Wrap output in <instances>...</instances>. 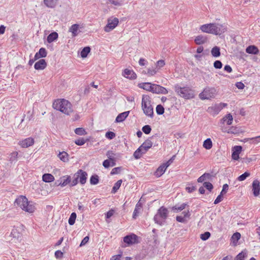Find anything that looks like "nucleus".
<instances>
[{"label":"nucleus","instance_id":"nucleus-33","mask_svg":"<svg viewBox=\"0 0 260 260\" xmlns=\"http://www.w3.org/2000/svg\"><path fill=\"white\" fill-rule=\"evenodd\" d=\"M207 41V38L206 37L203 36L202 35H199L197 36L195 39L194 42L198 45H201L205 43Z\"/></svg>","mask_w":260,"mask_h":260},{"label":"nucleus","instance_id":"nucleus-4","mask_svg":"<svg viewBox=\"0 0 260 260\" xmlns=\"http://www.w3.org/2000/svg\"><path fill=\"white\" fill-rule=\"evenodd\" d=\"M169 211L164 206L160 207L153 217L155 223L162 226L166 223V220L169 216Z\"/></svg>","mask_w":260,"mask_h":260},{"label":"nucleus","instance_id":"nucleus-11","mask_svg":"<svg viewBox=\"0 0 260 260\" xmlns=\"http://www.w3.org/2000/svg\"><path fill=\"white\" fill-rule=\"evenodd\" d=\"M119 23L118 19L117 18H111L108 19V23L104 28L106 32H110L115 28Z\"/></svg>","mask_w":260,"mask_h":260},{"label":"nucleus","instance_id":"nucleus-24","mask_svg":"<svg viewBox=\"0 0 260 260\" xmlns=\"http://www.w3.org/2000/svg\"><path fill=\"white\" fill-rule=\"evenodd\" d=\"M129 113V111H125V112H122L121 113H120L116 117V119H115V122H121L123 121L127 117Z\"/></svg>","mask_w":260,"mask_h":260},{"label":"nucleus","instance_id":"nucleus-18","mask_svg":"<svg viewBox=\"0 0 260 260\" xmlns=\"http://www.w3.org/2000/svg\"><path fill=\"white\" fill-rule=\"evenodd\" d=\"M252 191L253 195L257 197L259 194L260 184L259 182L257 180H255L252 183Z\"/></svg>","mask_w":260,"mask_h":260},{"label":"nucleus","instance_id":"nucleus-41","mask_svg":"<svg viewBox=\"0 0 260 260\" xmlns=\"http://www.w3.org/2000/svg\"><path fill=\"white\" fill-rule=\"evenodd\" d=\"M121 183H122V180H119L118 181H117L114 185L113 188H112V193H115L118 189L119 188H120L121 185Z\"/></svg>","mask_w":260,"mask_h":260},{"label":"nucleus","instance_id":"nucleus-15","mask_svg":"<svg viewBox=\"0 0 260 260\" xmlns=\"http://www.w3.org/2000/svg\"><path fill=\"white\" fill-rule=\"evenodd\" d=\"M153 143L151 140V138L147 139L139 147L142 150L143 152L145 153L152 146Z\"/></svg>","mask_w":260,"mask_h":260},{"label":"nucleus","instance_id":"nucleus-58","mask_svg":"<svg viewBox=\"0 0 260 260\" xmlns=\"http://www.w3.org/2000/svg\"><path fill=\"white\" fill-rule=\"evenodd\" d=\"M157 72V71L156 70V69L149 68V69H147V74L149 76H153L156 74Z\"/></svg>","mask_w":260,"mask_h":260},{"label":"nucleus","instance_id":"nucleus-53","mask_svg":"<svg viewBox=\"0 0 260 260\" xmlns=\"http://www.w3.org/2000/svg\"><path fill=\"white\" fill-rule=\"evenodd\" d=\"M211 236L210 232H206L204 234L201 235V239L203 241H206Z\"/></svg>","mask_w":260,"mask_h":260},{"label":"nucleus","instance_id":"nucleus-30","mask_svg":"<svg viewBox=\"0 0 260 260\" xmlns=\"http://www.w3.org/2000/svg\"><path fill=\"white\" fill-rule=\"evenodd\" d=\"M42 180L45 182H51L54 180V176L51 174H45L42 176Z\"/></svg>","mask_w":260,"mask_h":260},{"label":"nucleus","instance_id":"nucleus-42","mask_svg":"<svg viewBox=\"0 0 260 260\" xmlns=\"http://www.w3.org/2000/svg\"><path fill=\"white\" fill-rule=\"evenodd\" d=\"M99 182V176L96 175H92L90 178V183L92 185H96Z\"/></svg>","mask_w":260,"mask_h":260},{"label":"nucleus","instance_id":"nucleus-37","mask_svg":"<svg viewBox=\"0 0 260 260\" xmlns=\"http://www.w3.org/2000/svg\"><path fill=\"white\" fill-rule=\"evenodd\" d=\"M203 146L206 149L209 150L212 147V142L210 138L205 140L203 144Z\"/></svg>","mask_w":260,"mask_h":260},{"label":"nucleus","instance_id":"nucleus-44","mask_svg":"<svg viewBox=\"0 0 260 260\" xmlns=\"http://www.w3.org/2000/svg\"><path fill=\"white\" fill-rule=\"evenodd\" d=\"M76 217H77V215H76V213H75V212H73L71 214V215L69 217V221H68L69 224L70 225H72L75 223Z\"/></svg>","mask_w":260,"mask_h":260},{"label":"nucleus","instance_id":"nucleus-61","mask_svg":"<svg viewBox=\"0 0 260 260\" xmlns=\"http://www.w3.org/2000/svg\"><path fill=\"white\" fill-rule=\"evenodd\" d=\"M176 220L179 222L185 223L186 222V218L182 216H177Z\"/></svg>","mask_w":260,"mask_h":260},{"label":"nucleus","instance_id":"nucleus-38","mask_svg":"<svg viewBox=\"0 0 260 260\" xmlns=\"http://www.w3.org/2000/svg\"><path fill=\"white\" fill-rule=\"evenodd\" d=\"M145 154L144 152H143V151L142 149H140V147H139L134 153V157L135 159H138L141 158L142 154Z\"/></svg>","mask_w":260,"mask_h":260},{"label":"nucleus","instance_id":"nucleus-34","mask_svg":"<svg viewBox=\"0 0 260 260\" xmlns=\"http://www.w3.org/2000/svg\"><path fill=\"white\" fill-rule=\"evenodd\" d=\"M57 0H44V3L48 8H54L56 5Z\"/></svg>","mask_w":260,"mask_h":260},{"label":"nucleus","instance_id":"nucleus-56","mask_svg":"<svg viewBox=\"0 0 260 260\" xmlns=\"http://www.w3.org/2000/svg\"><path fill=\"white\" fill-rule=\"evenodd\" d=\"M156 68L158 69H160V68H161L165 65V61L164 60H162V59L159 60L156 62Z\"/></svg>","mask_w":260,"mask_h":260},{"label":"nucleus","instance_id":"nucleus-54","mask_svg":"<svg viewBox=\"0 0 260 260\" xmlns=\"http://www.w3.org/2000/svg\"><path fill=\"white\" fill-rule=\"evenodd\" d=\"M18 156L17 152H13L10 154V161L11 162L15 161L17 160Z\"/></svg>","mask_w":260,"mask_h":260},{"label":"nucleus","instance_id":"nucleus-49","mask_svg":"<svg viewBox=\"0 0 260 260\" xmlns=\"http://www.w3.org/2000/svg\"><path fill=\"white\" fill-rule=\"evenodd\" d=\"M165 111L164 108L161 105H158L156 106V112L158 115H162Z\"/></svg>","mask_w":260,"mask_h":260},{"label":"nucleus","instance_id":"nucleus-45","mask_svg":"<svg viewBox=\"0 0 260 260\" xmlns=\"http://www.w3.org/2000/svg\"><path fill=\"white\" fill-rule=\"evenodd\" d=\"M241 132L240 129L238 127L232 126L229 128V134H238Z\"/></svg>","mask_w":260,"mask_h":260},{"label":"nucleus","instance_id":"nucleus-36","mask_svg":"<svg viewBox=\"0 0 260 260\" xmlns=\"http://www.w3.org/2000/svg\"><path fill=\"white\" fill-rule=\"evenodd\" d=\"M58 157L61 160H62L63 162H67L69 160V155L65 151L59 152V153L58 155Z\"/></svg>","mask_w":260,"mask_h":260},{"label":"nucleus","instance_id":"nucleus-9","mask_svg":"<svg viewBox=\"0 0 260 260\" xmlns=\"http://www.w3.org/2000/svg\"><path fill=\"white\" fill-rule=\"evenodd\" d=\"M216 94V90L213 87H206L200 93L199 97L201 100H208L213 98Z\"/></svg>","mask_w":260,"mask_h":260},{"label":"nucleus","instance_id":"nucleus-60","mask_svg":"<svg viewBox=\"0 0 260 260\" xmlns=\"http://www.w3.org/2000/svg\"><path fill=\"white\" fill-rule=\"evenodd\" d=\"M85 140L83 138H80L78 140H76L75 141V143L77 145L82 146L85 143Z\"/></svg>","mask_w":260,"mask_h":260},{"label":"nucleus","instance_id":"nucleus-55","mask_svg":"<svg viewBox=\"0 0 260 260\" xmlns=\"http://www.w3.org/2000/svg\"><path fill=\"white\" fill-rule=\"evenodd\" d=\"M115 134L112 132H108L106 133L105 137L106 138L112 140L115 137Z\"/></svg>","mask_w":260,"mask_h":260},{"label":"nucleus","instance_id":"nucleus-35","mask_svg":"<svg viewBox=\"0 0 260 260\" xmlns=\"http://www.w3.org/2000/svg\"><path fill=\"white\" fill-rule=\"evenodd\" d=\"M211 53L213 57H218L220 55V48L217 46L214 47L211 50Z\"/></svg>","mask_w":260,"mask_h":260},{"label":"nucleus","instance_id":"nucleus-25","mask_svg":"<svg viewBox=\"0 0 260 260\" xmlns=\"http://www.w3.org/2000/svg\"><path fill=\"white\" fill-rule=\"evenodd\" d=\"M228 189V184H225L223 186V188L222 191H221L220 194H219L216 199L215 200L214 204H217L220 203L222 200V194L223 193H225L226 190Z\"/></svg>","mask_w":260,"mask_h":260},{"label":"nucleus","instance_id":"nucleus-10","mask_svg":"<svg viewBox=\"0 0 260 260\" xmlns=\"http://www.w3.org/2000/svg\"><path fill=\"white\" fill-rule=\"evenodd\" d=\"M71 177L70 175H64L61 177L59 180H57L55 182V184L57 186H60L62 187H65L68 185H69L70 186H71Z\"/></svg>","mask_w":260,"mask_h":260},{"label":"nucleus","instance_id":"nucleus-20","mask_svg":"<svg viewBox=\"0 0 260 260\" xmlns=\"http://www.w3.org/2000/svg\"><path fill=\"white\" fill-rule=\"evenodd\" d=\"M69 32L72 33V37H75L80 32L79 30V25L78 24H74L71 25L69 28Z\"/></svg>","mask_w":260,"mask_h":260},{"label":"nucleus","instance_id":"nucleus-23","mask_svg":"<svg viewBox=\"0 0 260 260\" xmlns=\"http://www.w3.org/2000/svg\"><path fill=\"white\" fill-rule=\"evenodd\" d=\"M167 168V166L164 163L157 169L154 173L155 175L157 177L161 176L165 172Z\"/></svg>","mask_w":260,"mask_h":260},{"label":"nucleus","instance_id":"nucleus-7","mask_svg":"<svg viewBox=\"0 0 260 260\" xmlns=\"http://www.w3.org/2000/svg\"><path fill=\"white\" fill-rule=\"evenodd\" d=\"M75 178L72 180L71 186H74L78 183V180L81 184H84L86 182L87 173L82 170H79L75 174Z\"/></svg>","mask_w":260,"mask_h":260},{"label":"nucleus","instance_id":"nucleus-26","mask_svg":"<svg viewBox=\"0 0 260 260\" xmlns=\"http://www.w3.org/2000/svg\"><path fill=\"white\" fill-rule=\"evenodd\" d=\"M47 51L44 48L40 49L39 52H37L35 55V60L38 59L40 58L45 57L47 56Z\"/></svg>","mask_w":260,"mask_h":260},{"label":"nucleus","instance_id":"nucleus-13","mask_svg":"<svg viewBox=\"0 0 260 260\" xmlns=\"http://www.w3.org/2000/svg\"><path fill=\"white\" fill-rule=\"evenodd\" d=\"M242 150V147L241 146H235L232 148V158L234 160H237L239 158V154Z\"/></svg>","mask_w":260,"mask_h":260},{"label":"nucleus","instance_id":"nucleus-3","mask_svg":"<svg viewBox=\"0 0 260 260\" xmlns=\"http://www.w3.org/2000/svg\"><path fill=\"white\" fill-rule=\"evenodd\" d=\"M139 87L153 93L166 94L168 93V90L165 87L150 82L140 83Z\"/></svg>","mask_w":260,"mask_h":260},{"label":"nucleus","instance_id":"nucleus-28","mask_svg":"<svg viewBox=\"0 0 260 260\" xmlns=\"http://www.w3.org/2000/svg\"><path fill=\"white\" fill-rule=\"evenodd\" d=\"M246 52L249 54H257L258 53L259 50L255 46L250 45L247 47Z\"/></svg>","mask_w":260,"mask_h":260},{"label":"nucleus","instance_id":"nucleus-6","mask_svg":"<svg viewBox=\"0 0 260 260\" xmlns=\"http://www.w3.org/2000/svg\"><path fill=\"white\" fill-rule=\"evenodd\" d=\"M142 108L144 113L148 116L152 117L153 115V109L151 105L150 97L144 95L142 99Z\"/></svg>","mask_w":260,"mask_h":260},{"label":"nucleus","instance_id":"nucleus-16","mask_svg":"<svg viewBox=\"0 0 260 260\" xmlns=\"http://www.w3.org/2000/svg\"><path fill=\"white\" fill-rule=\"evenodd\" d=\"M19 145L23 148H27L34 144V139L31 137L20 141Z\"/></svg>","mask_w":260,"mask_h":260},{"label":"nucleus","instance_id":"nucleus-22","mask_svg":"<svg viewBox=\"0 0 260 260\" xmlns=\"http://www.w3.org/2000/svg\"><path fill=\"white\" fill-rule=\"evenodd\" d=\"M47 66V63L45 59H41L38 61L36 62L34 66V68L37 70H43Z\"/></svg>","mask_w":260,"mask_h":260},{"label":"nucleus","instance_id":"nucleus-5","mask_svg":"<svg viewBox=\"0 0 260 260\" xmlns=\"http://www.w3.org/2000/svg\"><path fill=\"white\" fill-rule=\"evenodd\" d=\"M175 90L178 95L185 99H190L194 97V91L189 87H181L179 85H175Z\"/></svg>","mask_w":260,"mask_h":260},{"label":"nucleus","instance_id":"nucleus-19","mask_svg":"<svg viewBox=\"0 0 260 260\" xmlns=\"http://www.w3.org/2000/svg\"><path fill=\"white\" fill-rule=\"evenodd\" d=\"M122 75L124 77L130 79H135L137 78V75L133 71L127 69L124 70Z\"/></svg>","mask_w":260,"mask_h":260},{"label":"nucleus","instance_id":"nucleus-59","mask_svg":"<svg viewBox=\"0 0 260 260\" xmlns=\"http://www.w3.org/2000/svg\"><path fill=\"white\" fill-rule=\"evenodd\" d=\"M213 66L216 69H221L222 67V63L220 60H216L213 63Z\"/></svg>","mask_w":260,"mask_h":260},{"label":"nucleus","instance_id":"nucleus-12","mask_svg":"<svg viewBox=\"0 0 260 260\" xmlns=\"http://www.w3.org/2000/svg\"><path fill=\"white\" fill-rule=\"evenodd\" d=\"M138 238L136 235L131 234L123 238V242L128 245H132L138 243Z\"/></svg>","mask_w":260,"mask_h":260},{"label":"nucleus","instance_id":"nucleus-8","mask_svg":"<svg viewBox=\"0 0 260 260\" xmlns=\"http://www.w3.org/2000/svg\"><path fill=\"white\" fill-rule=\"evenodd\" d=\"M200 29L204 32L217 35L219 33L220 27L215 23H209L201 26Z\"/></svg>","mask_w":260,"mask_h":260},{"label":"nucleus","instance_id":"nucleus-40","mask_svg":"<svg viewBox=\"0 0 260 260\" xmlns=\"http://www.w3.org/2000/svg\"><path fill=\"white\" fill-rule=\"evenodd\" d=\"M236 115V111L235 110H233L231 113H229V125L232 124L234 118H235L236 121H237V120L236 119V117L235 116Z\"/></svg>","mask_w":260,"mask_h":260},{"label":"nucleus","instance_id":"nucleus-1","mask_svg":"<svg viewBox=\"0 0 260 260\" xmlns=\"http://www.w3.org/2000/svg\"><path fill=\"white\" fill-rule=\"evenodd\" d=\"M53 107L54 109L60 111L68 115L71 114L73 111L72 104L65 99L55 100L53 103Z\"/></svg>","mask_w":260,"mask_h":260},{"label":"nucleus","instance_id":"nucleus-47","mask_svg":"<svg viewBox=\"0 0 260 260\" xmlns=\"http://www.w3.org/2000/svg\"><path fill=\"white\" fill-rule=\"evenodd\" d=\"M20 233L18 232V230L14 227L12 229V232L11 233V235L13 238H18L20 237Z\"/></svg>","mask_w":260,"mask_h":260},{"label":"nucleus","instance_id":"nucleus-32","mask_svg":"<svg viewBox=\"0 0 260 260\" xmlns=\"http://www.w3.org/2000/svg\"><path fill=\"white\" fill-rule=\"evenodd\" d=\"M187 203H183L181 205H176L172 207V210L175 212L181 211L185 209L186 207L187 206Z\"/></svg>","mask_w":260,"mask_h":260},{"label":"nucleus","instance_id":"nucleus-14","mask_svg":"<svg viewBox=\"0 0 260 260\" xmlns=\"http://www.w3.org/2000/svg\"><path fill=\"white\" fill-rule=\"evenodd\" d=\"M106 155L109 159L111 161V166L113 167L115 165V161L117 158L119 154H116L113 151L109 150L106 153Z\"/></svg>","mask_w":260,"mask_h":260},{"label":"nucleus","instance_id":"nucleus-46","mask_svg":"<svg viewBox=\"0 0 260 260\" xmlns=\"http://www.w3.org/2000/svg\"><path fill=\"white\" fill-rule=\"evenodd\" d=\"M76 134L80 136H83L86 134L85 130L82 127L77 128L75 129Z\"/></svg>","mask_w":260,"mask_h":260},{"label":"nucleus","instance_id":"nucleus-29","mask_svg":"<svg viewBox=\"0 0 260 260\" xmlns=\"http://www.w3.org/2000/svg\"><path fill=\"white\" fill-rule=\"evenodd\" d=\"M142 208V204L140 202H138L135 207V210L134 211L133 214V217L134 219H136L137 217L138 216L139 213L140 212Z\"/></svg>","mask_w":260,"mask_h":260},{"label":"nucleus","instance_id":"nucleus-51","mask_svg":"<svg viewBox=\"0 0 260 260\" xmlns=\"http://www.w3.org/2000/svg\"><path fill=\"white\" fill-rule=\"evenodd\" d=\"M250 173L248 172H245L244 174H242L240 176L238 177V180L240 181H244L246 179V178L250 176Z\"/></svg>","mask_w":260,"mask_h":260},{"label":"nucleus","instance_id":"nucleus-31","mask_svg":"<svg viewBox=\"0 0 260 260\" xmlns=\"http://www.w3.org/2000/svg\"><path fill=\"white\" fill-rule=\"evenodd\" d=\"M58 35L56 32H53L50 34L47 37V42L49 43H51L57 40L58 38Z\"/></svg>","mask_w":260,"mask_h":260},{"label":"nucleus","instance_id":"nucleus-52","mask_svg":"<svg viewBox=\"0 0 260 260\" xmlns=\"http://www.w3.org/2000/svg\"><path fill=\"white\" fill-rule=\"evenodd\" d=\"M142 131L145 134H149L151 131V128L150 125H144L142 129Z\"/></svg>","mask_w":260,"mask_h":260},{"label":"nucleus","instance_id":"nucleus-21","mask_svg":"<svg viewBox=\"0 0 260 260\" xmlns=\"http://www.w3.org/2000/svg\"><path fill=\"white\" fill-rule=\"evenodd\" d=\"M222 107L221 105H215L214 106L210 107L208 108V112L213 115H217L221 110Z\"/></svg>","mask_w":260,"mask_h":260},{"label":"nucleus","instance_id":"nucleus-62","mask_svg":"<svg viewBox=\"0 0 260 260\" xmlns=\"http://www.w3.org/2000/svg\"><path fill=\"white\" fill-rule=\"evenodd\" d=\"M63 252L60 250H57L55 252V256L58 258H61L63 257Z\"/></svg>","mask_w":260,"mask_h":260},{"label":"nucleus","instance_id":"nucleus-50","mask_svg":"<svg viewBox=\"0 0 260 260\" xmlns=\"http://www.w3.org/2000/svg\"><path fill=\"white\" fill-rule=\"evenodd\" d=\"M246 253L242 251L241 253H239L236 258H235V260H244V258L246 256Z\"/></svg>","mask_w":260,"mask_h":260},{"label":"nucleus","instance_id":"nucleus-17","mask_svg":"<svg viewBox=\"0 0 260 260\" xmlns=\"http://www.w3.org/2000/svg\"><path fill=\"white\" fill-rule=\"evenodd\" d=\"M241 238V234L239 232L235 233L231 238L230 245L231 246L236 247L238 244V241Z\"/></svg>","mask_w":260,"mask_h":260},{"label":"nucleus","instance_id":"nucleus-57","mask_svg":"<svg viewBox=\"0 0 260 260\" xmlns=\"http://www.w3.org/2000/svg\"><path fill=\"white\" fill-rule=\"evenodd\" d=\"M203 186L204 187V188L205 187L207 189H208L209 191H211V190L213 188L212 184L208 182H205L203 183Z\"/></svg>","mask_w":260,"mask_h":260},{"label":"nucleus","instance_id":"nucleus-43","mask_svg":"<svg viewBox=\"0 0 260 260\" xmlns=\"http://www.w3.org/2000/svg\"><path fill=\"white\" fill-rule=\"evenodd\" d=\"M109 3L116 7L121 6L123 5V0H108Z\"/></svg>","mask_w":260,"mask_h":260},{"label":"nucleus","instance_id":"nucleus-64","mask_svg":"<svg viewBox=\"0 0 260 260\" xmlns=\"http://www.w3.org/2000/svg\"><path fill=\"white\" fill-rule=\"evenodd\" d=\"M235 85L239 89H243L245 87L244 84L241 82H237Z\"/></svg>","mask_w":260,"mask_h":260},{"label":"nucleus","instance_id":"nucleus-48","mask_svg":"<svg viewBox=\"0 0 260 260\" xmlns=\"http://www.w3.org/2000/svg\"><path fill=\"white\" fill-rule=\"evenodd\" d=\"M247 141H249L250 144H257L260 142V136L252 138L249 140L247 139Z\"/></svg>","mask_w":260,"mask_h":260},{"label":"nucleus","instance_id":"nucleus-39","mask_svg":"<svg viewBox=\"0 0 260 260\" xmlns=\"http://www.w3.org/2000/svg\"><path fill=\"white\" fill-rule=\"evenodd\" d=\"M90 51V48L89 47H84L81 51V56L82 58H85L87 56L88 54Z\"/></svg>","mask_w":260,"mask_h":260},{"label":"nucleus","instance_id":"nucleus-63","mask_svg":"<svg viewBox=\"0 0 260 260\" xmlns=\"http://www.w3.org/2000/svg\"><path fill=\"white\" fill-rule=\"evenodd\" d=\"M89 237L88 236H86L83 238V239L82 240L80 246H82L85 245L89 241Z\"/></svg>","mask_w":260,"mask_h":260},{"label":"nucleus","instance_id":"nucleus-27","mask_svg":"<svg viewBox=\"0 0 260 260\" xmlns=\"http://www.w3.org/2000/svg\"><path fill=\"white\" fill-rule=\"evenodd\" d=\"M226 125H228V114L222 118L219 124V126L223 132H226L228 131L225 126Z\"/></svg>","mask_w":260,"mask_h":260},{"label":"nucleus","instance_id":"nucleus-2","mask_svg":"<svg viewBox=\"0 0 260 260\" xmlns=\"http://www.w3.org/2000/svg\"><path fill=\"white\" fill-rule=\"evenodd\" d=\"M14 205L17 207H20L22 210L29 213H33L35 210L34 204L29 202L25 196H20L16 199Z\"/></svg>","mask_w":260,"mask_h":260}]
</instances>
